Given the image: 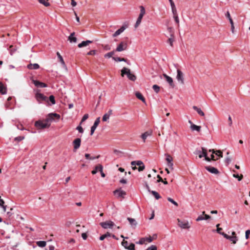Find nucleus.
<instances>
[{
	"instance_id": "47",
	"label": "nucleus",
	"mask_w": 250,
	"mask_h": 250,
	"mask_svg": "<svg viewBox=\"0 0 250 250\" xmlns=\"http://www.w3.org/2000/svg\"><path fill=\"white\" fill-rule=\"evenodd\" d=\"M174 42V36L172 37H170V38H169L168 40V43H169V44L170 45V46H172L173 45V42Z\"/></svg>"
},
{
	"instance_id": "38",
	"label": "nucleus",
	"mask_w": 250,
	"mask_h": 250,
	"mask_svg": "<svg viewBox=\"0 0 250 250\" xmlns=\"http://www.w3.org/2000/svg\"><path fill=\"white\" fill-rule=\"evenodd\" d=\"M39 1V2L43 4V5H44L46 7H48L49 6H50V3L47 2V1H46L45 0H38Z\"/></svg>"
},
{
	"instance_id": "37",
	"label": "nucleus",
	"mask_w": 250,
	"mask_h": 250,
	"mask_svg": "<svg viewBox=\"0 0 250 250\" xmlns=\"http://www.w3.org/2000/svg\"><path fill=\"white\" fill-rule=\"evenodd\" d=\"M150 193H151L155 197L156 199L158 200L161 198V196L157 192L154 190H151Z\"/></svg>"
},
{
	"instance_id": "51",
	"label": "nucleus",
	"mask_w": 250,
	"mask_h": 250,
	"mask_svg": "<svg viewBox=\"0 0 250 250\" xmlns=\"http://www.w3.org/2000/svg\"><path fill=\"white\" fill-rule=\"evenodd\" d=\"M219 224H217L216 225V227H217V229H216V231L217 232L219 233L220 234L222 235V233H225L224 232H221V230H222V228H219Z\"/></svg>"
},
{
	"instance_id": "48",
	"label": "nucleus",
	"mask_w": 250,
	"mask_h": 250,
	"mask_svg": "<svg viewBox=\"0 0 250 250\" xmlns=\"http://www.w3.org/2000/svg\"><path fill=\"white\" fill-rule=\"evenodd\" d=\"M49 99L52 104H55V97H54V96H53V95L50 96Z\"/></svg>"
},
{
	"instance_id": "34",
	"label": "nucleus",
	"mask_w": 250,
	"mask_h": 250,
	"mask_svg": "<svg viewBox=\"0 0 250 250\" xmlns=\"http://www.w3.org/2000/svg\"><path fill=\"white\" fill-rule=\"evenodd\" d=\"M209 151L212 152V153H215L219 157H223L222 152L220 150L215 151L214 149H209Z\"/></svg>"
},
{
	"instance_id": "64",
	"label": "nucleus",
	"mask_w": 250,
	"mask_h": 250,
	"mask_svg": "<svg viewBox=\"0 0 250 250\" xmlns=\"http://www.w3.org/2000/svg\"><path fill=\"white\" fill-rule=\"evenodd\" d=\"M120 183L125 184L127 183L126 180L124 179H122L120 181Z\"/></svg>"
},
{
	"instance_id": "36",
	"label": "nucleus",
	"mask_w": 250,
	"mask_h": 250,
	"mask_svg": "<svg viewBox=\"0 0 250 250\" xmlns=\"http://www.w3.org/2000/svg\"><path fill=\"white\" fill-rule=\"evenodd\" d=\"M36 243H37V245L38 246L41 247V248L44 247L46 245V242L44 241H37Z\"/></svg>"
},
{
	"instance_id": "19",
	"label": "nucleus",
	"mask_w": 250,
	"mask_h": 250,
	"mask_svg": "<svg viewBox=\"0 0 250 250\" xmlns=\"http://www.w3.org/2000/svg\"><path fill=\"white\" fill-rule=\"evenodd\" d=\"M112 110L111 109H110L108 111L107 113H106L104 115L103 118H102V120L104 122L107 121L109 119V117H110V115L112 114Z\"/></svg>"
},
{
	"instance_id": "29",
	"label": "nucleus",
	"mask_w": 250,
	"mask_h": 250,
	"mask_svg": "<svg viewBox=\"0 0 250 250\" xmlns=\"http://www.w3.org/2000/svg\"><path fill=\"white\" fill-rule=\"evenodd\" d=\"M125 30V27L124 26L121 27L120 29L117 30L113 35V37H115L118 35H119L121 33H122Z\"/></svg>"
},
{
	"instance_id": "62",
	"label": "nucleus",
	"mask_w": 250,
	"mask_h": 250,
	"mask_svg": "<svg viewBox=\"0 0 250 250\" xmlns=\"http://www.w3.org/2000/svg\"><path fill=\"white\" fill-rule=\"evenodd\" d=\"M82 237L84 240H86L87 236L85 233H83L82 234Z\"/></svg>"
},
{
	"instance_id": "6",
	"label": "nucleus",
	"mask_w": 250,
	"mask_h": 250,
	"mask_svg": "<svg viewBox=\"0 0 250 250\" xmlns=\"http://www.w3.org/2000/svg\"><path fill=\"white\" fill-rule=\"evenodd\" d=\"M177 74L176 76V79L178 82L180 84H184V74L183 72L179 69H177Z\"/></svg>"
},
{
	"instance_id": "17",
	"label": "nucleus",
	"mask_w": 250,
	"mask_h": 250,
	"mask_svg": "<svg viewBox=\"0 0 250 250\" xmlns=\"http://www.w3.org/2000/svg\"><path fill=\"white\" fill-rule=\"evenodd\" d=\"M32 82L37 87H46L47 86V85L45 83L37 80H33Z\"/></svg>"
},
{
	"instance_id": "5",
	"label": "nucleus",
	"mask_w": 250,
	"mask_h": 250,
	"mask_svg": "<svg viewBox=\"0 0 250 250\" xmlns=\"http://www.w3.org/2000/svg\"><path fill=\"white\" fill-rule=\"evenodd\" d=\"M131 165L132 166H138V169L139 171H143L145 169V165L141 161H132Z\"/></svg>"
},
{
	"instance_id": "50",
	"label": "nucleus",
	"mask_w": 250,
	"mask_h": 250,
	"mask_svg": "<svg viewBox=\"0 0 250 250\" xmlns=\"http://www.w3.org/2000/svg\"><path fill=\"white\" fill-rule=\"evenodd\" d=\"M145 241H146V238H142L138 242H136V244L142 245L145 242Z\"/></svg>"
},
{
	"instance_id": "35",
	"label": "nucleus",
	"mask_w": 250,
	"mask_h": 250,
	"mask_svg": "<svg viewBox=\"0 0 250 250\" xmlns=\"http://www.w3.org/2000/svg\"><path fill=\"white\" fill-rule=\"evenodd\" d=\"M0 92L2 94H5L6 93V88L3 85V84L0 82Z\"/></svg>"
},
{
	"instance_id": "23",
	"label": "nucleus",
	"mask_w": 250,
	"mask_h": 250,
	"mask_svg": "<svg viewBox=\"0 0 250 250\" xmlns=\"http://www.w3.org/2000/svg\"><path fill=\"white\" fill-rule=\"evenodd\" d=\"M206 169L209 172L213 174H218L219 173L217 169L212 167H207Z\"/></svg>"
},
{
	"instance_id": "40",
	"label": "nucleus",
	"mask_w": 250,
	"mask_h": 250,
	"mask_svg": "<svg viewBox=\"0 0 250 250\" xmlns=\"http://www.w3.org/2000/svg\"><path fill=\"white\" fill-rule=\"evenodd\" d=\"M114 54V51H111V52H110L109 53H107L106 54H105L104 55V57L105 58H110L111 57H112V56Z\"/></svg>"
},
{
	"instance_id": "61",
	"label": "nucleus",
	"mask_w": 250,
	"mask_h": 250,
	"mask_svg": "<svg viewBox=\"0 0 250 250\" xmlns=\"http://www.w3.org/2000/svg\"><path fill=\"white\" fill-rule=\"evenodd\" d=\"M231 160L229 157H227L225 159V161L228 164H229L231 162Z\"/></svg>"
},
{
	"instance_id": "4",
	"label": "nucleus",
	"mask_w": 250,
	"mask_h": 250,
	"mask_svg": "<svg viewBox=\"0 0 250 250\" xmlns=\"http://www.w3.org/2000/svg\"><path fill=\"white\" fill-rule=\"evenodd\" d=\"M35 125L38 129H43L49 127V125L45 123L43 121H38L35 122Z\"/></svg>"
},
{
	"instance_id": "13",
	"label": "nucleus",
	"mask_w": 250,
	"mask_h": 250,
	"mask_svg": "<svg viewBox=\"0 0 250 250\" xmlns=\"http://www.w3.org/2000/svg\"><path fill=\"white\" fill-rule=\"evenodd\" d=\"M100 122V117L97 118L94 122V125L91 127L90 135H92Z\"/></svg>"
},
{
	"instance_id": "11",
	"label": "nucleus",
	"mask_w": 250,
	"mask_h": 250,
	"mask_svg": "<svg viewBox=\"0 0 250 250\" xmlns=\"http://www.w3.org/2000/svg\"><path fill=\"white\" fill-rule=\"evenodd\" d=\"M127 43L125 42H121L117 47L116 51L121 52L127 49Z\"/></svg>"
},
{
	"instance_id": "24",
	"label": "nucleus",
	"mask_w": 250,
	"mask_h": 250,
	"mask_svg": "<svg viewBox=\"0 0 250 250\" xmlns=\"http://www.w3.org/2000/svg\"><path fill=\"white\" fill-rule=\"evenodd\" d=\"M92 41L89 40H86L85 41H83L81 43H79L78 45V46L79 48H82L84 46H86L88 45L90 43H92Z\"/></svg>"
},
{
	"instance_id": "7",
	"label": "nucleus",
	"mask_w": 250,
	"mask_h": 250,
	"mask_svg": "<svg viewBox=\"0 0 250 250\" xmlns=\"http://www.w3.org/2000/svg\"><path fill=\"white\" fill-rule=\"evenodd\" d=\"M100 225L104 229L112 228L114 226V223L111 221H107L100 223Z\"/></svg>"
},
{
	"instance_id": "41",
	"label": "nucleus",
	"mask_w": 250,
	"mask_h": 250,
	"mask_svg": "<svg viewBox=\"0 0 250 250\" xmlns=\"http://www.w3.org/2000/svg\"><path fill=\"white\" fill-rule=\"evenodd\" d=\"M113 59L116 62H126V60L124 58H121L119 57L115 58L113 57Z\"/></svg>"
},
{
	"instance_id": "12",
	"label": "nucleus",
	"mask_w": 250,
	"mask_h": 250,
	"mask_svg": "<svg viewBox=\"0 0 250 250\" xmlns=\"http://www.w3.org/2000/svg\"><path fill=\"white\" fill-rule=\"evenodd\" d=\"M222 235H223L225 238L229 240L233 244H235L238 240V238L236 236H229L226 233H222Z\"/></svg>"
},
{
	"instance_id": "15",
	"label": "nucleus",
	"mask_w": 250,
	"mask_h": 250,
	"mask_svg": "<svg viewBox=\"0 0 250 250\" xmlns=\"http://www.w3.org/2000/svg\"><path fill=\"white\" fill-rule=\"evenodd\" d=\"M114 193L118 197H124L126 195V192L121 188L115 190Z\"/></svg>"
},
{
	"instance_id": "63",
	"label": "nucleus",
	"mask_w": 250,
	"mask_h": 250,
	"mask_svg": "<svg viewBox=\"0 0 250 250\" xmlns=\"http://www.w3.org/2000/svg\"><path fill=\"white\" fill-rule=\"evenodd\" d=\"M157 177L158 178V180H157V182H163V179L159 175H157Z\"/></svg>"
},
{
	"instance_id": "60",
	"label": "nucleus",
	"mask_w": 250,
	"mask_h": 250,
	"mask_svg": "<svg viewBox=\"0 0 250 250\" xmlns=\"http://www.w3.org/2000/svg\"><path fill=\"white\" fill-rule=\"evenodd\" d=\"M228 120H229V126H231L232 124V119H231V118L230 116H229V118H228Z\"/></svg>"
},
{
	"instance_id": "30",
	"label": "nucleus",
	"mask_w": 250,
	"mask_h": 250,
	"mask_svg": "<svg viewBox=\"0 0 250 250\" xmlns=\"http://www.w3.org/2000/svg\"><path fill=\"white\" fill-rule=\"evenodd\" d=\"M49 118L50 119V122H52L54 120V117H56L58 119L60 118V116L57 113H50L48 115Z\"/></svg>"
},
{
	"instance_id": "16",
	"label": "nucleus",
	"mask_w": 250,
	"mask_h": 250,
	"mask_svg": "<svg viewBox=\"0 0 250 250\" xmlns=\"http://www.w3.org/2000/svg\"><path fill=\"white\" fill-rule=\"evenodd\" d=\"M81 143V140L80 138H77L73 141V144L74 145V149L75 150H76L80 147Z\"/></svg>"
},
{
	"instance_id": "32",
	"label": "nucleus",
	"mask_w": 250,
	"mask_h": 250,
	"mask_svg": "<svg viewBox=\"0 0 250 250\" xmlns=\"http://www.w3.org/2000/svg\"><path fill=\"white\" fill-rule=\"evenodd\" d=\"M135 95L137 97V98H138L139 100H141L144 103L146 104V100L145 98L143 96V95L141 94V93L139 92H137L135 93Z\"/></svg>"
},
{
	"instance_id": "58",
	"label": "nucleus",
	"mask_w": 250,
	"mask_h": 250,
	"mask_svg": "<svg viewBox=\"0 0 250 250\" xmlns=\"http://www.w3.org/2000/svg\"><path fill=\"white\" fill-rule=\"evenodd\" d=\"M96 54V51L95 50H92L90 51L87 53L88 55H93Z\"/></svg>"
},
{
	"instance_id": "33",
	"label": "nucleus",
	"mask_w": 250,
	"mask_h": 250,
	"mask_svg": "<svg viewBox=\"0 0 250 250\" xmlns=\"http://www.w3.org/2000/svg\"><path fill=\"white\" fill-rule=\"evenodd\" d=\"M168 0L170 4L172 13L174 14V13H177L176 8L175 4H174V2L173 1V0Z\"/></svg>"
},
{
	"instance_id": "3",
	"label": "nucleus",
	"mask_w": 250,
	"mask_h": 250,
	"mask_svg": "<svg viewBox=\"0 0 250 250\" xmlns=\"http://www.w3.org/2000/svg\"><path fill=\"white\" fill-rule=\"evenodd\" d=\"M178 225L179 227L183 229H189L190 225L187 220H181L179 219H177Z\"/></svg>"
},
{
	"instance_id": "53",
	"label": "nucleus",
	"mask_w": 250,
	"mask_h": 250,
	"mask_svg": "<svg viewBox=\"0 0 250 250\" xmlns=\"http://www.w3.org/2000/svg\"><path fill=\"white\" fill-rule=\"evenodd\" d=\"M146 250H157V247L155 245H151L148 247Z\"/></svg>"
},
{
	"instance_id": "18",
	"label": "nucleus",
	"mask_w": 250,
	"mask_h": 250,
	"mask_svg": "<svg viewBox=\"0 0 250 250\" xmlns=\"http://www.w3.org/2000/svg\"><path fill=\"white\" fill-rule=\"evenodd\" d=\"M163 77L165 78L167 82L170 86L174 87V85L173 84V79L171 77L168 76L166 74H163Z\"/></svg>"
},
{
	"instance_id": "55",
	"label": "nucleus",
	"mask_w": 250,
	"mask_h": 250,
	"mask_svg": "<svg viewBox=\"0 0 250 250\" xmlns=\"http://www.w3.org/2000/svg\"><path fill=\"white\" fill-rule=\"evenodd\" d=\"M88 118V115L87 114H84L82 119L81 123L82 122L85 121Z\"/></svg>"
},
{
	"instance_id": "14",
	"label": "nucleus",
	"mask_w": 250,
	"mask_h": 250,
	"mask_svg": "<svg viewBox=\"0 0 250 250\" xmlns=\"http://www.w3.org/2000/svg\"><path fill=\"white\" fill-rule=\"evenodd\" d=\"M205 211L202 212V214L199 215L196 219V221H200L204 220H208L211 218L210 216L206 214Z\"/></svg>"
},
{
	"instance_id": "59",
	"label": "nucleus",
	"mask_w": 250,
	"mask_h": 250,
	"mask_svg": "<svg viewBox=\"0 0 250 250\" xmlns=\"http://www.w3.org/2000/svg\"><path fill=\"white\" fill-rule=\"evenodd\" d=\"M43 121L45 123H47V124L49 125V126L50 125V119L48 117Z\"/></svg>"
},
{
	"instance_id": "52",
	"label": "nucleus",
	"mask_w": 250,
	"mask_h": 250,
	"mask_svg": "<svg viewBox=\"0 0 250 250\" xmlns=\"http://www.w3.org/2000/svg\"><path fill=\"white\" fill-rule=\"evenodd\" d=\"M24 139V136H18V137H17L15 138L14 140L15 141L20 142V141H22Z\"/></svg>"
},
{
	"instance_id": "39",
	"label": "nucleus",
	"mask_w": 250,
	"mask_h": 250,
	"mask_svg": "<svg viewBox=\"0 0 250 250\" xmlns=\"http://www.w3.org/2000/svg\"><path fill=\"white\" fill-rule=\"evenodd\" d=\"M99 167V171L101 172V174L102 177H104L105 176V174L103 171V166L101 165H99L98 167Z\"/></svg>"
},
{
	"instance_id": "28",
	"label": "nucleus",
	"mask_w": 250,
	"mask_h": 250,
	"mask_svg": "<svg viewBox=\"0 0 250 250\" xmlns=\"http://www.w3.org/2000/svg\"><path fill=\"white\" fill-rule=\"evenodd\" d=\"M140 13L139 15L138 19L142 20L143 16L145 15L146 13V11L145 8L143 6H141L140 7Z\"/></svg>"
},
{
	"instance_id": "46",
	"label": "nucleus",
	"mask_w": 250,
	"mask_h": 250,
	"mask_svg": "<svg viewBox=\"0 0 250 250\" xmlns=\"http://www.w3.org/2000/svg\"><path fill=\"white\" fill-rule=\"evenodd\" d=\"M167 200L169 202H170V203H171L172 204H173V205H174L175 206H176L177 207L178 206V203L176 202H175V201H174L172 198H171L170 197H168Z\"/></svg>"
},
{
	"instance_id": "2",
	"label": "nucleus",
	"mask_w": 250,
	"mask_h": 250,
	"mask_svg": "<svg viewBox=\"0 0 250 250\" xmlns=\"http://www.w3.org/2000/svg\"><path fill=\"white\" fill-rule=\"evenodd\" d=\"M195 154L198 155L200 158L205 157V159L207 161H210V158L207 156V149L204 147H202V150H196Z\"/></svg>"
},
{
	"instance_id": "25",
	"label": "nucleus",
	"mask_w": 250,
	"mask_h": 250,
	"mask_svg": "<svg viewBox=\"0 0 250 250\" xmlns=\"http://www.w3.org/2000/svg\"><path fill=\"white\" fill-rule=\"evenodd\" d=\"M29 69H38L40 68V65L38 63H29L27 66Z\"/></svg>"
},
{
	"instance_id": "44",
	"label": "nucleus",
	"mask_w": 250,
	"mask_h": 250,
	"mask_svg": "<svg viewBox=\"0 0 250 250\" xmlns=\"http://www.w3.org/2000/svg\"><path fill=\"white\" fill-rule=\"evenodd\" d=\"M167 30L169 33L170 36L172 37L174 35V32L172 28L170 27H167Z\"/></svg>"
},
{
	"instance_id": "43",
	"label": "nucleus",
	"mask_w": 250,
	"mask_h": 250,
	"mask_svg": "<svg viewBox=\"0 0 250 250\" xmlns=\"http://www.w3.org/2000/svg\"><path fill=\"white\" fill-rule=\"evenodd\" d=\"M173 18L174 19L175 22L178 24L179 23V20L177 13H174V14H173Z\"/></svg>"
},
{
	"instance_id": "21",
	"label": "nucleus",
	"mask_w": 250,
	"mask_h": 250,
	"mask_svg": "<svg viewBox=\"0 0 250 250\" xmlns=\"http://www.w3.org/2000/svg\"><path fill=\"white\" fill-rule=\"evenodd\" d=\"M57 55L58 57V59H59L60 62L62 64L63 67L64 68H65V69L66 70L67 69L66 65H65V63L64 62V61H63V59L62 56L61 55L60 53L59 52H57Z\"/></svg>"
},
{
	"instance_id": "27",
	"label": "nucleus",
	"mask_w": 250,
	"mask_h": 250,
	"mask_svg": "<svg viewBox=\"0 0 250 250\" xmlns=\"http://www.w3.org/2000/svg\"><path fill=\"white\" fill-rule=\"evenodd\" d=\"M190 128L192 131H196L197 132H200L201 129V127L200 126H198L194 124H192V125H190Z\"/></svg>"
},
{
	"instance_id": "57",
	"label": "nucleus",
	"mask_w": 250,
	"mask_h": 250,
	"mask_svg": "<svg viewBox=\"0 0 250 250\" xmlns=\"http://www.w3.org/2000/svg\"><path fill=\"white\" fill-rule=\"evenodd\" d=\"M76 129L80 133H83V128H82V127L81 125H79V126H77Z\"/></svg>"
},
{
	"instance_id": "45",
	"label": "nucleus",
	"mask_w": 250,
	"mask_h": 250,
	"mask_svg": "<svg viewBox=\"0 0 250 250\" xmlns=\"http://www.w3.org/2000/svg\"><path fill=\"white\" fill-rule=\"evenodd\" d=\"M152 88L156 93H158L160 91V87L156 84L153 85Z\"/></svg>"
},
{
	"instance_id": "10",
	"label": "nucleus",
	"mask_w": 250,
	"mask_h": 250,
	"mask_svg": "<svg viewBox=\"0 0 250 250\" xmlns=\"http://www.w3.org/2000/svg\"><path fill=\"white\" fill-rule=\"evenodd\" d=\"M36 98L37 100L39 102L41 103L42 101H46L47 100V98L43 94L39 93L37 92L36 94Z\"/></svg>"
},
{
	"instance_id": "42",
	"label": "nucleus",
	"mask_w": 250,
	"mask_h": 250,
	"mask_svg": "<svg viewBox=\"0 0 250 250\" xmlns=\"http://www.w3.org/2000/svg\"><path fill=\"white\" fill-rule=\"evenodd\" d=\"M233 177H234V178H237L238 180L239 181H241L242 179V178L243 177V176L242 174L240 176H239L238 174H233Z\"/></svg>"
},
{
	"instance_id": "49",
	"label": "nucleus",
	"mask_w": 250,
	"mask_h": 250,
	"mask_svg": "<svg viewBox=\"0 0 250 250\" xmlns=\"http://www.w3.org/2000/svg\"><path fill=\"white\" fill-rule=\"evenodd\" d=\"M141 21H142V20L138 19V18L137 19V21L134 25V27L135 28H137L139 26V25L140 24V23L141 22Z\"/></svg>"
},
{
	"instance_id": "54",
	"label": "nucleus",
	"mask_w": 250,
	"mask_h": 250,
	"mask_svg": "<svg viewBox=\"0 0 250 250\" xmlns=\"http://www.w3.org/2000/svg\"><path fill=\"white\" fill-rule=\"evenodd\" d=\"M98 167V165L96 167H95V169L92 171V173L93 174H95L98 171H99V167Z\"/></svg>"
},
{
	"instance_id": "9",
	"label": "nucleus",
	"mask_w": 250,
	"mask_h": 250,
	"mask_svg": "<svg viewBox=\"0 0 250 250\" xmlns=\"http://www.w3.org/2000/svg\"><path fill=\"white\" fill-rule=\"evenodd\" d=\"M122 245L126 249L128 250H135V245L133 243H130L128 245L127 241L124 240L122 242Z\"/></svg>"
},
{
	"instance_id": "56",
	"label": "nucleus",
	"mask_w": 250,
	"mask_h": 250,
	"mask_svg": "<svg viewBox=\"0 0 250 250\" xmlns=\"http://www.w3.org/2000/svg\"><path fill=\"white\" fill-rule=\"evenodd\" d=\"M250 234V230H247L245 232V236L246 239H248L249 238V235Z\"/></svg>"
},
{
	"instance_id": "1",
	"label": "nucleus",
	"mask_w": 250,
	"mask_h": 250,
	"mask_svg": "<svg viewBox=\"0 0 250 250\" xmlns=\"http://www.w3.org/2000/svg\"><path fill=\"white\" fill-rule=\"evenodd\" d=\"M125 75H126L127 78L132 81H135L136 77L133 74L131 73L130 70L126 67H124L121 70V76L124 77Z\"/></svg>"
},
{
	"instance_id": "22",
	"label": "nucleus",
	"mask_w": 250,
	"mask_h": 250,
	"mask_svg": "<svg viewBox=\"0 0 250 250\" xmlns=\"http://www.w3.org/2000/svg\"><path fill=\"white\" fill-rule=\"evenodd\" d=\"M75 33L73 32L70 34L69 36L68 37V40L71 43H76L77 42V39L76 37H74Z\"/></svg>"
},
{
	"instance_id": "20",
	"label": "nucleus",
	"mask_w": 250,
	"mask_h": 250,
	"mask_svg": "<svg viewBox=\"0 0 250 250\" xmlns=\"http://www.w3.org/2000/svg\"><path fill=\"white\" fill-rule=\"evenodd\" d=\"M127 219L129 221L131 227L135 229L137 225L136 221L134 219L129 217H128Z\"/></svg>"
},
{
	"instance_id": "31",
	"label": "nucleus",
	"mask_w": 250,
	"mask_h": 250,
	"mask_svg": "<svg viewBox=\"0 0 250 250\" xmlns=\"http://www.w3.org/2000/svg\"><path fill=\"white\" fill-rule=\"evenodd\" d=\"M193 108L195 110L200 116H204L205 114L204 112L201 110V108L198 107L196 106H193Z\"/></svg>"
},
{
	"instance_id": "26",
	"label": "nucleus",
	"mask_w": 250,
	"mask_h": 250,
	"mask_svg": "<svg viewBox=\"0 0 250 250\" xmlns=\"http://www.w3.org/2000/svg\"><path fill=\"white\" fill-rule=\"evenodd\" d=\"M152 131H150L145 132L144 133L142 134L141 137L143 139L144 142H145L146 139L147 137L150 136L152 135Z\"/></svg>"
},
{
	"instance_id": "8",
	"label": "nucleus",
	"mask_w": 250,
	"mask_h": 250,
	"mask_svg": "<svg viewBox=\"0 0 250 250\" xmlns=\"http://www.w3.org/2000/svg\"><path fill=\"white\" fill-rule=\"evenodd\" d=\"M166 156V160L167 162V166L171 169H173V163L172 157L168 154H165Z\"/></svg>"
}]
</instances>
